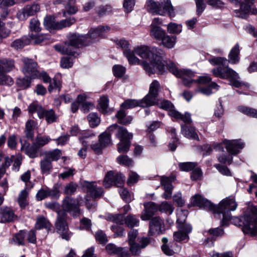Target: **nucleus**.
<instances>
[{
	"label": "nucleus",
	"instance_id": "nucleus-1",
	"mask_svg": "<svg viewBox=\"0 0 257 257\" xmlns=\"http://www.w3.org/2000/svg\"><path fill=\"white\" fill-rule=\"evenodd\" d=\"M239 46L238 44L231 49L228 55L229 60L224 57H214L209 60L212 65H217L218 66L212 70L213 74L217 77L229 79L231 84L237 88L241 86V82L238 80L239 76L238 74L228 67V64L230 62L232 64H236L239 60Z\"/></svg>",
	"mask_w": 257,
	"mask_h": 257
},
{
	"label": "nucleus",
	"instance_id": "nucleus-2",
	"mask_svg": "<svg viewBox=\"0 0 257 257\" xmlns=\"http://www.w3.org/2000/svg\"><path fill=\"white\" fill-rule=\"evenodd\" d=\"M96 38V28H91L87 35H80L74 33L68 38V41L64 43V54L75 57L77 48L86 47L95 42Z\"/></svg>",
	"mask_w": 257,
	"mask_h": 257
},
{
	"label": "nucleus",
	"instance_id": "nucleus-3",
	"mask_svg": "<svg viewBox=\"0 0 257 257\" xmlns=\"http://www.w3.org/2000/svg\"><path fill=\"white\" fill-rule=\"evenodd\" d=\"M241 223L242 231L244 234L251 236L257 234V207L252 203H248L243 215L238 219Z\"/></svg>",
	"mask_w": 257,
	"mask_h": 257
},
{
	"label": "nucleus",
	"instance_id": "nucleus-4",
	"mask_svg": "<svg viewBox=\"0 0 257 257\" xmlns=\"http://www.w3.org/2000/svg\"><path fill=\"white\" fill-rule=\"evenodd\" d=\"M164 52L162 49L155 47H152L151 64L145 61H143L142 63L144 69L149 75L154 74L156 72V69L160 74H163L168 70L167 63L171 61H166L163 63L161 59L164 57Z\"/></svg>",
	"mask_w": 257,
	"mask_h": 257
},
{
	"label": "nucleus",
	"instance_id": "nucleus-5",
	"mask_svg": "<svg viewBox=\"0 0 257 257\" xmlns=\"http://www.w3.org/2000/svg\"><path fill=\"white\" fill-rule=\"evenodd\" d=\"M167 68L170 72L177 77L182 78L183 84L187 87H190L193 82L199 84H205L209 82L211 78L209 76H200L196 80L192 78L195 76V73L189 69H179L173 62L167 63Z\"/></svg>",
	"mask_w": 257,
	"mask_h": 257
},
{
	"label": "nucleus",
	"instance_id": "nucleus-6",
	"mask_svg": "<svg viewBox=\"0 0 257 257\" xmlns=\"http://www.w3.org/2000/svg\"><path fill=\"white\" fill-rule=\"evenodd\" d=\"M147 10L150 13L160 16L167 15L170 18L175 16V12L171 0H160L154 1L148 0L147 2Z\"/></svg>",
	"mask_w": 257,
	"mask_h": 257
},
{
	"label": "nucleus",
	"instance_id": "nucleus-7",
	"mask_svg": "<svg viewBox=\"0 0 257 257\" xmlns=\"http://www.w3.org/2000/svg\"><path fill=\"white\" fill-rule=\"evenodd\" d=\"M237 207V204L234 198L229 197L223 199L218 206L215 205V208L214 210H212V211L214 213L222 214L221 225L222 226L227 225L228 222L232 218L230 212L234 211Z\"/></svg>",
	"mask_w": 257,
	"mask_h": 257
},
{
	"label": "nucleus",
	"instance_id": "nucleus-8",
	"mask_svg": "<svg viewBox=\"0 0 257 257\" xmlns=\"http://www.w3.org/2000/svg\"><path fill=\"white\" fill-rule=\"evenodd\" d=\"M143 99L138 101L135 99H126L120 105V109L117 111L115 114V117L117 119L119 123L122 125H127L130 124L132 120L133 117L131 116H126L125 111L123 110L134 108L139 106L143 107L142 103Z\"/></svg>",
	"mask_w": 257,
	"mask_h": 257
},
{
	"label": "nucleus",
	"instance_id": "nucleus-9",
	"mask_svg": "<svg viewBox=\"0 0 257 257\" xmlns=\"http://www.w3.org/2000/svg\"><path fill=\"white\" fill-rule=\"evenodd\" d=\"M62 207V212L68 213L73 217H79L82 213L78 200L68 195L63 200Z\"/></svg>",
	"mask_w": 257,
	"mask_h": 257
},
{
	"label": "nucleus",
	"instance_id": "nucleus-10",
	"mask_svg": "<svg viewBox=\"0 0 257 257\" xmlns=\"http://www.w3.org/2000/svg\"><path fill=\"white\" fill-rule=\"evenodd\" d=\"M117 137L120 142L117 145V151L119 153H126L131 146V140L133 138V135L129 133L127 130L123 127H119L116 134Z\"/></svg>",
	"mask_w": 257,
	"mask_h": 257
},
{
	"label": "nucleus",
	"instance_id": "nucleus-11",
	"mask_svg": "<svg viewBox=\"0 0 257 257\" xmlns=\"http://www.w3.org/2000/svg\"><path fill=\"white\" fill-rule=\"evenodd\" d=\"M160 85L159 82L153 80L150 84L148 94L143 99V107H148L155 105L158 102V92Z\"/></svg>",
	"mask_w": 257,
	"mask_h": 257
},
{
	"label": "nucleus",
	"instance_id": "nucleus-12",
	"mask_svg": "<svg viewBox=\"0 0 257 257\" xmlns=\"http://www.w3.org/2000/svg\"><path fill=\"white\" fill-rule=\"evenodd\" d=\"M67 217L68 215L65 212L58 213L55 226L57 232L60 234L61 237L66 240H69L70 236L67 222Z\"/></svg>",
	"mask_w": 257,
	"mask_h": 257
},
{
	"label": "nucleus",
	"instance_id": "nucleus-13",
	"mask_svg": "<svg viewBox=\"0 0 257 257\" xmlns=\"http://www.w3.org/2000/svg\"><path fill=\"white\" fill-rule=\"evenodd\" d=\"M177 225L178 230L174 232L173 234L174 240L177 242H188L189 239L188 234L192 230L191 225L185 222H182L179 219L177 220Z\"/></svg>",
	"mask_w": 257,
	"mask_h": 257
},
{
	"label": "nucleus",
	"instance_id": "nucleus-14",
	"mask_svg": "<svg viewBox=\"0 0 257 257\" xmlns=\"http://www.w3.org/2000/svg\"><path fill=\"white\" fill-rule=\"evenodd\" d=\"M159 107L163 109L169 111V114L175 118L180 119L184 122H190L191 121V114L186 112L184 115L179 111L175 110L174 106L169 100H164L160 103Z\"/></svg>",
	"mask_w": 257,
	"mask_h": 257
},
{
	"label": "nucleus",
	"instance_id": "nucleus-15",
	"mask_svg": "<svg viewBox=\"0 0 257 257\" xmlns=\"http://www.w3.org/2000/svg\"><path fill=\"white\" fill-rule=\"evenodd\" d=\"M23 72L25 75L31 78L36 79L39 75L38 65L36 61L28 58H24Z\"/></svg>",
	"mask_w": 257,
	"mask_h": 257
},
{
	"label": "nucleus",
	"instance_id": "nucleus-16",
	"mask_svg": "<svg viewBox=\"0 0 257 257\" xmlns=\"http://www.w3.org/2000/svg\"><path fill=\"white\" fill-rule=\"evenodd\" d=\"M124 176L121 173L110 171L105 176L104 185L107 188L113 185L120 187L124 184Z\"/></svg>",
	"mask_w": 257,
	"mask_h": 257
},
{
	"label": "nucleus",
	"instance_id": "nucleus-17",
	"mask_svg": "<svg viewBox=\"0 0 257 257\" xmlns=\"http://www.w3.org/2000/svg\"><path fill=\"white\" fill-rule=\"evenodd\" d=\"M40 11V6L38 4L34 3L28 5L21 10L19 11L17 16L20 21H25L29 17L35 16Z\"/></svg>",
	"mask_w": 257,
	"mask_h": 257
},
{
	"label": "nucleus",
	"instance_id": "nucleus-18",
	"mask_svg": "<svg viewBox=\"0 0 257 257\" xmlns=\"http://www.w3.org/2000/svg\"><path fill=\"white\" fill-rule=\"evenodd\" d=\"M176 180L175 176L171 175L169 177L162 176L161 178V184L164 190V193L162 194V197L165 199H170L172 194V191L174 188L172 185V182Z\"/></svg>",
	"mask_w": 257,
	"mask_h": 257
},
{
	"label": "nucleus",
	"instance_id": "nucleus-19",
	"mask_svg": "<svg viewBox=\"0 0 257 257\" xmlns=\"http://www.w3.org/2000/svg\"><path fill=\"white\" fill-rule=\"evenodd\" d=\"M20 142L21 144V150H24L25 154L31 158H35L39 156L40 148L33 142L31 145L26 140L21 139Z\"/></svg>",
	"mask_w": 257,
	"mask_h": 257
},
{
	"label": "nucleus",
	"instance_id": "nucleus-20",
	"mask_svg": "<svg viewBox=\"0 0 257 257\" xmlns=\"http://www.w3.org/2000/svg\"><path fill=\"white\" fill-rule=\"evenodd\" d=\"M232 3L239 6V9L235 10L234 12L236 17L239 18H245L246 13L249 10L251 5L254 0H244L241 2V0H228Z\"/></svg>",
	"mask_w": 257,
	"mask_h": 257
},
{
	"label": "nucleus",
	"instance_id": "nucleus-21",
	"mask_svg": "<svg viewBox=\"0 0 257 257\" xmlns=\"http://www.w3.org/2000/svg\"><path fill=\"white\" fill-rule=\"evenodd\" d=\"M224 144L229 154L236 155L239 153V150L244 147V144L241 140H224Z\"/></svg>",
	"mask_w": 257,
	"mask_h": 257
},
{
	"label": "nucleus",
	"instance_id": "nucleus-22",
	"mask_svg": "<svg viewBox=\"0 0 257 257\" xmlns=\"http://www.w3.org/2000/svg\"><path fill=\"white\" fill-rule=\"evenodd\" d=\"M191 202L194 206L204 209H208L211 211L215 208L214 204L199 194H196L192 197Z\"/></svg>",
	"mask_w": 257,
	"mask_h": 257
},
{
	"label": "nucleus",
	"instance_id": "nucleus-23",
	"mask_svg": "<svg viewBox=\"0 0 257 257\" xmlns=\"http://www.w3.org/2000/svg\"><path fill=\"white\" fill-rule=\"evenodd\" d=\"M144 210L142 212L141 218L143 220H148L151 219L155 213L159 210V207L155 203L149 202L144 204Z\"/></svg>",
	"mask_w": 257,
	"mask_h": 257
},
{
	"label": "nucleus",
	"instance_id": "nucleus-24",
	"mask_svg": "<svg viewBox=\"0 0 257 257\" xmlns=\"http://www.w3.org/2000/svg\"><path fill=\"white\" fill-rule=\"evenodd\" d=\"M164 225V222L160 217H152L150 221L149 234L153 235L155 233H162V228Z\"/></svg>",
	"mask_w": 257,
	"mask_h": 257
},
{
	"label": "nucleus",
	"instance_id": "nucleus-25",
	"mask_svg": "<svg viewBox=\"0 0 257 257\" xmlns=\"http://www.w3.org/2000/svg\"><path fill=\"white\" fill-rule=\"evenodd\" d=\"M109 254H113L118 257H130V254L126 247H117L113 243H109L105 246Z\"/></svg>",
	"mask_w": 257,
	"mask_h": 257
},
{
	"label": "nucleus",
	"instance_id": "nucleus-26",
	"mask_svg": "<svg viewBox=\"0 0 257 257\" xmlns=\"http://www.w3.org/2000/svg\"><path fill=\"white\" fill-rule=\"evenodd\" d=\"M1 222L9 223L13 222L17 216L14 211L9 207H2L0 208Z\"/></svg>",
	"mask_w": 257,
	"mask_h": 257
},
{
	"label": "nucleus",
	"instance_id": "nucleus-27",
	"mask_svg": "<svg viewBox=\"0 0 257 257\" xmlns=\"http://www.w3.org/2000/svg\"><path fill=\"white\" fill-rule=\"evenodd\" d=\"M38 116L40 119L45 118L49 124L56 121L57 118L55 111L52 109L47 110L43 107H40L38 110Z\"/></svg>",
	"mask_w": 257,
	"mask_h": 257
},
{
	"label": "nucleus",
	"instance_id": "nucleus-28",
	"mask_svg": "<svg viewBox=\"0 0 257 257\" xmlns=\"http://www.w3.org/2000/svg\"><path fill=\"white\" fill-rule=\"evenodd\" d=\"M191 122L192 121L188 123L185 122L186 124H181L182 133L188 139L199 140V137L195 127L190 125Z\"/></svg>",
	"mask_w": 257,
	"mask_h": 257
},
{
	"label": "nucleus",
	"instance_id": "nucleus-29",
	"mask_svg": "<svg viewBox=\"0 0 257 257\" xmlns=\"http://www.w3.org/2000/svg\"><path fill=\"white\" fill-rule=\"evenodd\" d=\"M111 134L104 132L99 136V144L97 143V155L101 154V150L111 144Z\"/></svg>",
	"mask_w": 257,
	"mask_h": 257
},
{
	"label": "nucleus",
	"instance_id": "nucleus-30",
	"mask_svg": "<svg viewBox=\"0 0 257 257\" xmlns=\"http://www.w3.org/2000/svg\"><path fill=\"white\" fill-rule=\"evenodd\" d=\"M109 99L106 95H102L99 98L97 109L104 115H107L111 112L110 108L108 107Z\"/></svg>",
	"mask_w": 257,
	"mask_h": 257
},
{
	"label": "nucleus",
	"instance_id": "nucleus-31",
	"mask_svg": "<svg viewBox=\"0 0 257 257\" xmlns=\"http://www.w3.org/2000/svg\"><path fill=\"white\" fill-rule=\"evenodd\" d=\"M58 22H56L53 15H47L44 20V25L50 31L58 30Z\"/></svg>",
	"mask_w": 257,
	"mask_h": 257
},
{
	"label": "nucleus",
	"instance_id": "nucleus-32",
	"mask_svg": "<svg viewBox=\"0 0 257 257\" xmlns=\"http://www.w3.org/2000/svg\"><path fill=\"white\" fill-rule=\"evenodd\" d=\"M15 67V61L12 59L0 60V72L7 73L11 71Z\"/></svg>",
	"mask_w": 257,
	"mask_h": 257
},
{
	"label": "nucleus",
	"instance_id": "nucleus-33",
	"mask_svg": "<svg viewBox=\"0 0 257 257\" xmlns=\"http://www.w3.org/2000/svg\"><path fill=\"white\" fill-rule=\"evenodd\" d=\"M30 44V38L28 36H24L20 39H16L11 44V46L15 49H22L25 46Z\"/></svg>",
	"mask_w": 257,
	"mask_h": 257
},
{
	"label": "nucleus",
	"instance_id": "nucleus-34",
	"mask_svg": "<svg viewBox=\"0 0 257 257\" xmlns=\"http://www.w3.org/2000/svg\"><path fill=\"white\" fill-rule=\"evenodd\" d=\"M36 122L32 119H29L26 123L25 133L26 137L31 141H34V128Z\"/></svg>",
	"mask_w": 257,
	"mask_h": 257
},
{
	"label": "nucleus",
	"instance_id": "nucleus-35",
	"mask_svg": "<svg viewBox=\"0 0 257 257\" xmlns=\"http://www.w3.org/2000/svg\"><path fill=\"white\" fill-rule=\"evenodd\" d=\"M152 47L146 46L138 47L135 49V54L144 59H149L150 60Z\"/></svg>",
	"mask_w": 257,
	"mask_h": 257
},
{
	"label": "nucleus",
	"instance_id": "nucleus-36",
	"mask_svg": "<svg viewBox=\"0 0 257 257\" xmlns=\"http://www.w3.org/2000/svg\"><path fill=\"white\" fill-rule=\"evenodd\" d=\"M30 38V43L33 41L34 44L43 45L47 43V41L50 39V36L49 35H33L28 36Z\"/></svg>",
	"mask_w": 257,
	"mask_h": 257
},
{
	"label": "nucleus",
	"instance_id": "nucleus-37",
	"mask_svg": "<svg viewBox=\"0 0 257 257\" xmlns=\"http://www.w3.org/2000/svg\"><path fill=\"white\" fill-rule=\"evenodd\" d=\"M40 168L42 173L48 175L51 173L53 169L51 161L48 157H45L40 162Z\"/></svg>",
	"mask_w": 257,
	"mask_h": 257
},
{
	"label": "nucleus",
	"instance_id": "nucleus-38",
	"mask_svg": "<svg viewBox=\"0 0 257 257\" xmlns=\"http://www.w3.org/2000/svg\"><path fill=\"white\" fill-rule=\"evenodd\" d=\"M27 231L25 230H21L18 233L15 234L12 238V242L18 245L24 246L25 245V238Z\"/></svg>",
	"mask_w": 257,
	"mask_h": 257
},
{
	"label": "nucleus",
	"instance_id": "nucleus-39",
	"mask_svg": "<svg viewBox=\"0 0 257 257\" xmlns=\"http://www.w3.org/2000/svg\"><path fill=\"white\" fill-rule=\"evenodd\" d=\"M75 3V0H68L65 6V10L62 11L63 17H66L67 14H75L78 11L77 8L74 6Z\"/></svg>",
	"mask_w": 257,
	"mask_h": 257
},
{
	"label": "nucleus",
	"instance_id": "nucleus-40",
	"mask_svg": "<svg viewBox=\"0 0 257 257\" xmlns=\"http://www.w3.org/2000/svg\"><path fill=\"white\" fill-rule=\"evenodd\" d=\"M166 34V32L160 27L152 24L150 35L157 40H161Z\"/></svg>",
	"mask_w": 257,
	"mask_h": 257
},
{
	"label": "nucleus",
	"instance_id": "nucleus-41",
	"mask_svg": "<svg viewBox=\"0 0 257 257\" xmlns=\"http://www.w3.org/2000/svg\"><path fill=\"white\" fill-rule=\"evenodd\" d=\"M123 54L127 58L130 64L139 65L141 64L142 62L135 56V52L131 50H125L123 51Z\"/></svg>",
	"mask_w": 257,
	"mask_h": 257
},
{
	"label": "nucleus",
	"instance_id": "nucleus-42",
	"mask_svg": "<svg viewBox=\"0 0 257 257\" xmlns=\"http://www.w3.org/2000/svg\"><path fill=\"white\" fill-rule=\"evenodd\" d=\"M176 40L175 36H169L166 34L160 41L164 47L167 48H172L175 44Z\"/></svg>",
	"mask_w": 257,
	"mask_h": 257
},
{
	"label": "nucleus",
	"instance_id": "nucleus-43",
	"mask_svg": "<svg viewBox=\"0 0 257 257\" xmlns=\"http://www.w3.org/2000/svg\"><path fill=\"white\" fill-rule=\"evenodd\" d=\"M93 183V182L85 181L82 184V186L83 187L86 188L88 195H89L90 197L95 200L96 198V187Z\"/></svg>",
	"mask_w": 257,
	"mask_h": 257
},
{
	"label": "nucleus",
	"instance_id": "nucleus-44",
	"mask_svg": "<svg viewBox=\"0 0 257 257\" xmlns=\"http://www.w3.org/2000/svg\"><path fill=\"white\" fill-rule=\"evenodd\" d=\"M124 224L132 228L139 225V219L135 215L129 214L124 218Z\"/></svg>",
	"mask_w": 257,
	"mask_h": 257
},
{
	"label": "nucleus",
	"instance_id": "nucleus-45",
	"mask_svg": "<svg viewBox=\"0 0 257 257\" xmlns=\"http://www.w3.org/2000/svg\"><path fill=\"white\" fill-rule=\"evenodd\" d=\"M34 79L31 78L30 77H27L26 75L22 78H19L17 80V84L22 89H27L29 88L31 84V80Z\"/></svg>",
	"mask_w": 257,
	"mask_h": 257
},
{
	"label": "nucleus",
	"instance_id": "nucleus-46",
	"mask_svg": "<svg viewBox=\"0 0 257 257\" xmlns=\"http://www.w3.org/2000/svg\"><path fill=\"white\" fill-rule=\"evenodd\" d=\"M238 110L245 115L257 118V110L255 109L247 106H239L238 107Z\"/></svg>",
	"mask_w": 257,
	"mask_h": 257
},
{
	"label": "nucleus",
	"instance_id": "nucleus-47",
	"mask_svg": "<svg viewBox=\"0 0 257 257\" xmlns=\"http://www.w3.org/2000/svg\"><path fill=\"white\" fill-rule=\"evenodd\" d=\"M117 162L121 165L126 167L132 166L134 161L126 155H120L116 159Z\"/></svg>",
	"mask_w": 257,
	"mask_h": 257
},
{
	"label": "nucleus",
	"instance_id": "nucleus-48",
	"mask_svg": "<svg viewBox=\"0 0 257 257\" xmlns=\"http://www.w3.org/2000/svg\"><path fill=\"white\" fill-rule=\"evenodd\" d=\"M108 219L115 223L117 225H121L124 224V218L123 215L121 214H109Z\"/></svg>",
	"mask_w": 257,
	"mask_h": 257
},
{
	"label": "nucleus",
	"instance_id": "nucleus-49",
	"mask_svg": "<svg viewBox=\"0 0 257 257\" xmlns=\"http://www.w3.org/2000/svg\"><path fill=\"white\" fill-rule=\"evenodd\" d=\"M76 22L74 17H70L65 20H62L58 22V30H61L64 28L69 27Z\"/></svg>",
	"mask_w": 257,
	"mask_h": 257
},
{
	"label": "nucleus",
	"instance_id": "nucleus-50",
	"mask_svg": "<svg viewBox=\"0 0 257 257\" xmlns=\"http://www.w3.org/2000/svg\"><path fill=\"white\" fill-rule=\"evenodd\" d=\"M197 165L196 163L194 162H184L180 163L178 165L180 170L183 171L189 172L192 171Z\"/></svg>",
	"mask_w": 257,
	"mask_h": 257
},
{
	"label": "nucleus",
	"instance_id": "nucleus-51",
	"mask_svg": "<svg viewBox=\"0 0 257 257\" xmlns=\"http://www.w3.org/2000/svg\"><path fill=\"white\" fill-rule=\"evenodd\" d=\"M158 207L159 211L169 214H171L174 209L172 204L168 203L167 202H162Z\"/></svg>",
	"mask_w": 257,
	"mask_h": 257
},
{
	"label": "nucleus",
	"instance_id": "nucleus-52",
	"mask_svg": "<svg viewBox=\"0 0 257 257\" xmlns=\"http://www.w3.org/2000/svg\"><path fill=\"white\" fill-rule=\"evenodd\" d=\"M61 154V150L56 149L52 151H50L46 153V157H48L49 158V160H51L53 161H58L60 158Z\"/></svg>",
	"mask_w": 257,
	"mask_h": 257
},
{
	"label": "nucleus",
	"instance_id": "nucleus-53",
	"mask_svg": "<svg viewBox=\"0 0 257 257\" xmlns=\"http://www.w3.org/2000/svg\"><path fill=\"white\" fill-rule=\"evenodd\" d=\"M119 193L121 198L126 203H130L132 200L131 195L126 188H120L119 189Z\"/></svg>",
	"mask_w": 257,
	"mask_h": 257
},
{
	"label": "nucleus",
	"instance_id": "nucleus-54",
	"mask_svg": "<svg viewBox=\"0 0 257 257\" xmlns=\"http://www.w3.org/2000/svg\"><path fill=\"white\" fill-rule=\"evenodd\" d=\"M112 71L116 77L120 78L124 74L125 68L121 65H115L112 67Z\"/></svg>",
	"mask_w": 257,
	"mask_h": 257
},
{
	"label": "nucleus",
	"instance_id": "nucleus-55",
	"mask_svg": "<svg viewBox=\"0 0 257 257\" xmlns=\"http://www.w3.org/2000/svg\"><path fill=\"white\" fill-rule=\"evenodd\" d=\"M47 192L48 197H51L52 198L57 199L60 197L59 187L57 184L54 185L52 189H48Z\"/></svg>",
	"mask_w": 257,
	"mask_h": 257
},
{
	"label": "nucleus",
	"instance_id": "nucleus-56",
	"mask_svg": "<svg viewBox=\"0 0 257 257\" xmlns=\"http://www.w3.org/2000/svg\"><path fill=\"white\" fill-rule=\"evenodd\" d=\"M14 81L10 76L6 74V73L0 72V84H6L9 86L13 85Z\"/></svg>",
	"mask_w": 257,
	"mask_h": 257
},
{
	"label": "nucleus",
	"instance_id": "nucleus-57",
	"mask_svg": "<svg viewBox=\"0 0 257 257\" xmlns=\"http://www.w3.org/2000/svg\"><path fill=\"white\" fill-rule=\"evenodd\" d=\"M167 28L168 32L171 34H179L182 31L181 25L176 23H170L168 24Z\"/></svg>",
	"mask_w": 257,
	"mask_h": 257
},
{
	"label": "nucleus",
	"instance_id": "nucleus-58",
	"mask_svg": "<svg viewBox=\"0 0 257 257\" xmlns=\"http://www.w3.org/2000/svg\"><path fill=\"white\" fill-rule=\"evenodd\" d=\"M77 185L72 182L67 184L65 187L64 193L67 195H72L76 191Z\"/></svg>",
	"mask_w": 257,
	"mask_h": 257
},
{
	"label": "nucleus",
	"instance_id": "nucleus-59",
	"mask_svg": "<svg viewBox=\"0 0 257 257\" xmlns=\"http://www.w3.org/2000/svg\"><path fill=\"white\" fill-rule=\"evenodd\" d=\"M45 205L46 208L56 212L57 216H58V213L60 212H63L62 210H60V205L59 203L57 202L45 203Z\"/></svg>",
	"mask_w": 257,
	"mask_h": 257
},
{
	"label": "nucleus",
	"instance_id": "nucleus-60",
	"mask_svg": "<svg viewBox=\"0 0 257 257\" xmlns=\"http://www.w3.org/2000/svg\"><path fill=\"white\" fill-rule=\"evenodd\" d=\"M40 23L37 18H33L30 22V29L31 31L39 32L41 31Z\"/></svg>",
	"mask_w": 257,
	"mask_h": 257
},
{
	"label": "nucleus",
	"instance_id": "nucleus-61",
	"mask_svg": "<svg viewBox=\"0 0 257 257\" xmlns=\"http://www.w3.org/2000/svg\"><path fill=\"white\" fill-rule=\"evenodd\" d=\"M110 30V27L106 26H99L97 27V37L101 38H105L106 36V34Z\"/></svg>",
	"mask_w": 257,
	"mask_h": 257
},
{
	"label": "nucleus",
	"instance_id": "nucleus-62",
	"mask_svg": "<svg viewBox=\"0 0 257 257\" xmlns=\"http://www.w3.org/2000/svg\"><path fill=\"white\" fill-rule=\"evenodd\" d=\"M208 232L216 239L217 237L222 236L224 234V230L221 227H216L214 228H211L208 230Z\"/></svg>",
	"mask_w": 257,
	"mask_h": 257
},
{
	"label": "nucleus",
	"instance_id": "nucleus-63",
	"mask_svg": "<svg viewBox=\"0 0 257 257\" xmlns=\"http://www.w3.org/2000/svg\"><path fill=\"white\" fill-rule=\"evenodd\" d=\"M50 140V139L47 137H37L36 139V141L34 142L38 147L40 149L41 147L45 146L46 144L48 143Z\"/></svg>",
	"mask_w": 257,
	"mask_h": 257
},
{
	"label": "nucleus",
	"instance_id": "nucleus-64",
	"mask_svg": "<svg viewBox=\"0 0 257 257\" xmlns=\"http://www.w3.org/2000/svg\"><path fill=\"white\" fill-rule=\"evenodd\" d=\"M47 223H49V222L46 220L44 216H39V217H38L36 222V226H37V229H41L42 228H47Z\"/></svg>",
	"mask_w": 257,
	"mask_h": 257
}]
</instances>
